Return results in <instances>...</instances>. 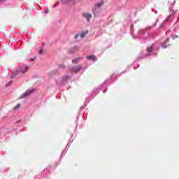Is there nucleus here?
<instances>
[{
    "label": "nucleus",
    "mask_w": 179,
    "mask_h": 179,
    "mask_svg": "<svg viewBox=\"0 0 179 179\" xmlns=\"http://www.w3.org/2000/svg\"><path fill=\"white\" fill-rule=\"evenodd\" d=\"M55 6H57V4H55V5L53 6V8H55Z\"/></svg>",
    "instance_id": "obj_17"
},
{
    "label": "nucleus",
    "mask_w": 179,
    "mask_h": 179,
    "mask_svg": "<svg viewBox=\"0 0 179 179\" xmlns=\"http://www.w3.org/2000/svg\"><path fill=\"white\" fill-rule=\"evenodd\" d=\"M79 37V34H76V36H75V38H78Z\"/></svg>",
    "instance_id": "obj_15"
},
{
    "label": "nucleus",
    "mask_w": 179,
    "mask_h": 179,
    "mask_svg": "<svg viewBox=\"0 0 179 179\" xmlns=\"http://www.w3.org/2000/svg\"><path fill=\"white\" fill-rule=\"evenodd\" d=\"M83 16L87 19V22H90V19H92V14L88 13H85L83 14Z\"/></svg>",
    "instance_id": "obj_3"
},
{
    "label": "nucleus",
    "mask_w": 179,
    "mask_h": 179,
    "mask_svg": "<svg viewBox=\"0 0 179 179\" xmlns=\"http://www.w3.org/2000/svg\"><path fill=\"white\" fill-rule=\"evenodd\" d=\"M80 69H82V66H77L73 67L72 69L71 72H74L75 73H78V72H79V71H80Z\"/></svg>",
    "instance_id": "obj_4"
},
{
    "label": "nucleus",
    "mask_w": 179,
    "mask_h": 179,
    "mask_svg": "<svg viewBox=\"0 0 179 179\" xmlns=\"http://www.w3.org/2000/svg\"><path fill=\"white\" fill-rule=\"evenodd\" d=\"M103 5H104V2L103 1H100L99 3H96L94 7L92 9L93 13L96 15V13H97V9H99V8L101 6H103Z\"/></svg>",
    "instance_id": "obj_2"
},
{
    "label": "nucleus",
    "mask_w": 179,
    "mask_h": 179,
    "mask_svg": "<svg viewBox=\"0 0 179 179\" xmlns=\"http://www.w3.org/2000/svg\"><path fill=\"white\" fill-rule=\"evenodd\" d=\"M13 83V81H10L8 83V84L6 85V86H10V85Z\"/></svg>",
    "instance_id": "obj_14"
},
{
    "label": "nucleus",
    "mask_w": 179,
    "mask_h": 179,
    "mask_svg": "<svg viewBox=\"0 0 179 179\" xmlns=\"http://www.w3.org/2000/svg\"><path fill=\"white\" fill-rule=\"evenodd\" d=\"M27 69H29V67L22 66V67H20L14 74L11 76V78H16V76H22L24 73H26L27 72Z\"/></svg>",
    "instance_id": "obj_1"
},
{
    "label": "nucleus",
    "mask_w": 179,
    "mask_h": 179,
    "mask_svg": "<svg viewBox=\"0 0 179 179\" xmlns=\"http://www.w3.org/2000/svg\"><path fill=\"white\" fill-rule=\"evenodd\" d=\"M4 1H5V0H0V2H2V1L3 2Z\"/></svg>",
    "instance_id": "obj_19"
},
{
    "label": "nucleus",
    "mask_w": 179,
    "mask_h": 179,
    "mask_svg": "<svg viewBox=\"0 0 179 179\" xmlns=\"http://www.w3.org/2000/svg\"><path fill=\"white\" fill-rule=\"evenodd\" d=\"M78 61H79V59H73L72 62H73V64H76Z\"/></svg>",
    "instance_id": "obj_12"
},
{
    "label": "nucleus",
    "mask_w": 179,
    "mask_h": 179,
    "mask_svg": "<svg viewBox=\"0 0 179 179\" xmlns=\"http://www.w3.org/2000/svg\"><path fill=\"white\" fill-rule=\"evenodd\" d=\"M146 50L148 51V52H152V51H153V45H150V47H148Z\"/></svg>",
    "instance_id": "obj_7"
},
{
    "label": "nucleus",
    "mask_w": 179,
    "mask_h": 179,
    "mask_svg": "<svg viewBox=\"0 0 179 179\" xmlns=\"http://www.w3.org/2000/svg\"><path fill=\"white\" fill-rule=\"evenodd\" d=\"M87 33H89V31H86V33L82 34L80 35L81 38H83L86 36V34H87Z\"/></svg>",
    "instance_id": "obj_9"
},
{
    "label": "nucleus",
    "mask_w": 179,
    "mask_h": 179,
    "mask_svg": "<svg viewBox=\"0 0 179 179\" xmlns=\"http://www.w3.org/2000/svg\"><path fill=\"white\" fill-rule=\"evenodd\" d=\"M172 15H174V11H172V13L170 15L168 16V17L165 20L166 22H167V20H169V17H171Z\"/></svg>",
    "instance_id": "obj_10"
},
{
    "label": "nucleus",
    "mask_w": 179,
    "mask_h": 179,
    "mask_svg": "<svg viewBox=\"0 0 179 179\" xmlns=\"http://www.w3.org/2000/svg\"><path fill=\"white\" fill-rule=\"evenodd\" d=\"M63 79H64V80H68L69 79H71V76H64L63 77Z\"/></svg>",
    "instance_id": "obj_8"
},
{
    "label": "nucleus",
    "mask_w": 179,
    "mask_h": 179,
    "mask_svg": "<svg viewBox=\"0 0 179 179\" xmlns=\"http://www.w3.org/2000/svg\"><path fill=\"white\" fill-rule=\"evenodd\" d=\"M45 13H48V10L45 11Z\"/></svg>",
    "instance_id": "obj_18"
},
{
    "label": "nucleus",
    "mask_w": 179,
    "mask_h": 179,
    "mask_svg": "<svg viewBox=\"0 0 179 179\" xmlns=\"http://www.w3.org/2000/svg\"><path fill=\"white\" fill-rule=\"evenodd\" d=\"M59 69H65V66L64 64H60L59 66Z\"/></svg>",
    "instance_id": "obj_11"
},
{
    "label": "nucleus",
    "mask_w": 179,
    "mask_h": 179,
    "mask_svg": "<svg viewBox=\"0 0 179 179\" xmlns=\"http://www.w3.org/2000/svg\"><path fill=\"white\" fill-rule=\"evenodd\" d=\"M17 108H20V104H17V105L14 108V110H17Z\"/></svg>",
    "instance_id": "obj_13"
},
{
    "label": "nucleus",
    "mask_w": 179,
    "mask_h": 179,
    "mask_svg": "<svg viewBox=\"0 0 179 179\" xmlns=\"http://www.w3.org/2000/svg\"><path fill=\"white\" fill-rule=\"evenodd\" d=\"M87 59H90L91 61H97V57L94 55H89L87 56Z\"/></svg>",
    "instance_id": "obj_5"
},
{
    "label": "nucleus",
    "mask_w": 179,
    "mask_h": 179,
    "mask_svg": "<svg viewBox=\"0 0 179 179\" xmlns=\"http://www.w3.org/2000/svg\"><path fill=\"white\" fill-rule=\"evenodd\" d=\"M31 93H33V91H28V92L22 94L21 97H22V99H24V97H27V96H29V94H31Z\"/></svg>",
    "instance_id": "obj_6"
},
{
    "label": "nucleus",
    "mask_w": 179,
    "mask_h": 179,
    "mask_svg": "<svg viewBox=\"0 0 179 179\" xmlns=\"http://www.w3.org/2000/svg\"><path fill=\"white\" fill-rule=\"evenodd\" d=\"M39 54H43V50H39Z\"/></svg>",
    "instance_id": "obj_16"
}]
</instances>
